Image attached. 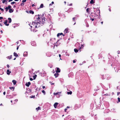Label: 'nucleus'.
Returning <instances> with one entry per match:
<instances>
[{"label": "nucleus", "mask_w": 120, "mask_h": 120, "mask_svg": "<svg viewBox=\"0 0 120 120\" xmlns=\"http://www.w3.org/2000/svg\"><path fill=\"white\" fill-rule=\"evenodd\" d=\"M8 19L9 21V22L10 23L11 22V18H8Z\"/></svg>", "instance_id": "19"}, {"label": "nucleus", "mask_w": 120, "mask_h": 120, "mask_svg": "<svg viewBox=\"0 0 120 120\" xmlns=\"http://www.w3.org/2000/svg\"><path fill=\"white\" fill-rule=\"evenodd\" d=\"M90 19L92 21H93L94 20V19L93 18V19L91 18Z\"/></svg>", "instance_id": "43"}, {"label": "nucleus", "mask_w": 120, "mask_h": 120, "mask_svg": "<svg viewBox=\"0 0 120 120\" xmlns=\"http://www.w3.org/2000/svg\"><path fill=\"white\" fill-rule=\"evenodd\" d=\"M40 17L41 16H39L38 18H37V19L36 20H37V23H36V25L34 26L35 28L38 27L40 26V24L41 23H42L40 21Z\"/></svg>", "instance_id": "1"}, {"label": "nucleus", "mask_w": 120, "mask_h": 120, "mask_svg": "<svg viewBox=\"0 0 120 120\" xmlns=\"http://www.w3.org/2000/svg\"><path fill=\"white\" fill-rule=\"evenodd\" d=\"M5 92H3V94L4 95H5Z\"/></svg>", "instance_id": "49"}, {"label": "nucleus", "mask_w": 120, "mask_h": 120, "mask_svg": "<svg viewBox=\"0 0 120 120\" xmlns=\"http://www.w3.org/2000/svg\"><path fill=\"white\" fill-rule=\"evenodd\" d=\"M39 15H38V16H39ZM41 17V16L40 15ZM42 18L41 17L40 18L42 20V22L43 23H45V18L44 17H43V16H41Z\"/></svg>", "instance_id": "3"}, {"label": "nucleus", "mask_w": 120, "mask_h": 120, "mask_svg": "<svg viewBox=\"0 0 120 120\" xmlns=\"http://www.w3.org/2000/svg\"><path fill=\"white\" fill-rule=\"evenodd\" d=\"M32 42L36 44V43L35 42H32V43H31L32 44Z\"/></svg>", "instance_id": "62"}, {"label": "nucleus", "mask_w": 120, "mask_h": 120, "mask_svg": "<svg viewBox=\"0 0 120 120\" xmlns=\"http://www.w3.org/2000/svg\"><path fill=\"white\" fill-rule=\"evenodd\" d=\"M95 0H91L90 2V3L91 4H93L95 3V1H94Z\"/></svg>", "instance_id": "16"}, {"label": "nucleus", "mask_w": 120, "mask_h": 120, "mask_svg": "<svg viewBox=\"0 0 120 120\" xmlns=\"http://www.w3.org/2000/svg\"><path fill=\"white\" fill-rule=\"evenodd\" d=\"M15 3V2H11V4H14Z\"/></svg>", "instance_id": "37"}, {"label": "nucleus", "mask_w": 120, "mask_h": 120, "mask_svg": "<svg viewBox=\"0 0 120 120\" xmlns=\"http://www.w3.org/2000/svg\"><path fill=\"white\" fill-rule=\"evenodd\" d=\"M11 71H10L8 69L7 71V74L8 75H9V74L11 73Z\"/></svg>", "instance_id": "11"}, {"label": "nucleus", "mask_w": 120, "mask_h": 120, "mask_svg": "<svg viewBox=\"0 0 120 120\" xmlns=\"http://www.w3.org/2000/svg\"><path fill=\"white\" fill-rule=\"evenodd\" d=\"M73 18H74L75 19L76 18V17H73Z\"/></svg>", "instance_id": "60"}, {"label": "nucleus", "mask_w": 120, "mask_h": 120, "mask_svg": "<svg viewBox=\"0 0 120 120\" xmlns=\"http://www.w3.org/2000/svg\"><path fill=\"white\" fill-rule=\"evenodd\" d=\"M67 110V109L66 108L65 109H64V111L65 112H66V111Z\"/></svg>", "instance_id": "45"}, {"label": "nucleus", "mask_w": 120, "mask_h": 120, "mask_svg": "<svg viewBox=\"0 0 120 120\" xmlns=\"http://www.w3.org/2000/svg\"><path fill=\"white\" fill-rule=\"evenodd\" d=\"M14 56H15L16 57H18L19 56L15 52H14Z\"/></svg>", "instance_id": "14"}, {"label": "nucleus", "mask_w": 120, "mask_h": 120, "mask_svg": "<svg viewBox=\"0 0 120 120\" xmlns=\"http://www.w3.org/2000/svg\"><path fill=\"white\" fill-rule=\"evenodd\" d=\"M9 88L11 90H12V91H13L14 90L15 87H10Z\"/></svg>", "instance_id": "21"}, {"label": "nucleus", "mask_w": 120, "mask_h": 120, "mask_svg": "<svg viewBox=\"0 0 120 120\" xmlns=\"http://www.w3.org/2000/svg\"><path fill=\"white\" fill-rule=\"evenodd\" d=\"M37 20H35L34 22H33L32 23V26H30L31 28V31H33L34 32H36L37 31V30H36L35 29H32V27L33 28H34L35 25H36V23H37Z\"/></svg>", "instance_id": "2"}, {"label": "nucleus", "mask_w": 120, "mask_h": 120, "mask_svg": "<svg viewBox=\"0 0 120 120\" xmlns=\"http://www.w3.org/2000/svg\"><path fill=\"white\" fill-rule=\"evenodd\" d=\"M72 92L70 91V92H67V94H72Z\"/></svg>", "instance_id": "26"}, {"label": "nucleus", "mask_w": 120, "mask_h": 120, "mask_svg": "<svg viewBox=\"0 0 120 120\" xmlns=\"http://www.w3.org/2000/svg\"><path fill=\"white\" fill-rule=\"evenodd\" d=\"M36 109L37 111H38L39 110L41 109L40 107H38V108H36Z\"/></svg>", "instance_id": "25"}, {"label": "nucleus", "mask_w": 120, "mask_h": 120, "mask_svg": "<svg viewBox=\"0 0 120 120\" xmlns=\"http://www.w3.org/2000/svg\"><path fill=\"white\" fill-rule=\"evenodd\" d=\"M59 75V74L57 73L56 72L54 74V75L55 76V77L56 78Z\"/></svg>", "instance_id": "13"}, {"label": "nucleus", "mask_w": 120, "mask_h": 120, "mask_svg": "<svg viewBox=\"0 0 120 120\" xmlns=\"http://www.w3.org/2000/svg\"><path fill=\"white\" fill-rule=\"evenodd\" d=\"M89 8H88L86 9V11L88 13L89 12Z\"/></svg>", "instance_id": "34"}, {"label": "nucleus", "mask_w": 120, "mask_h": 120, "mask_svg": "<svg viewBox=\"0 0 120 120\" xmlns=\"http://www.w3.org/2000/svg\"><path fill=\"white\" fill-rule=\"evenodd\" d=\"M12 82L13 83V84L14 85H15L16 84V81L15 80H13L12 81Z\"/></svg>", "instance_id": "15"}, {"label": "nucleus", "mask_w": 120, "mask_h": 120, "mask_svg": "<svg viewBox=\"0 0 120 120\" xmlns=\"http://www.w3.org/2000/svg\"><path fill=\"white\" fill-rule=\"evenodd\" d=\"M8 20H6L5 21V22H4V24L6 26H8L9 25V24H7V23L8 22Z\"/></svg>", "instance_id": "9"}, {"label": "nucleus", "mask_w": 120, "mask_h": 120, "mask_svg": "<svg viewBox=\"0 0 120 120\" xmlns=\"http://www.w3.org/2000/svg\"><path fill=\"white\" fill-rule=\"evenodd\" d=\"M18 48H19V47H18L17 48V50L18 49Z\"/></svg>", "instance_id": "56"}, {"label": "nucleus", "mask_w": 120, "mask_h": 120, "mask_svg": "<svg viewBox=\"0 0 120 120\" xmlns=\"http://www.w3.org/2000/svg\"><path fill=\"white\" fill-rule=\"evenodd\" d=\"M7 7L8 8V9H11V6L9 5H8V7Z\"/></svg>", "instance_id": "28"}, {"label": "nucleus", "mask_w": 120, "mask_h": 120, "mask_svg": "<svg viewBox=\"0 0 120 120\" xmlns=\"http://www.w3.org/2000/svg\"><path fill=\"white\" fill-rule=\"evenodd\" d=\"M73 62L74 63H75L76 62V61L75 60H73Z\"/></svg>", "instance_id": "46"}, {"label": "nucleus", "mask_w": 120, "mask_h": 120, "mask_svg": "<svg viewBox=\"0 0 120 120\" xmlns=\"http://www.w3.org/2000/svg\"><path fill=\"white\" fill-rule=\"evenodd\" d=\"M63 35V36H65L64 34H63V33H59L57 35V36L58 37L60 36L61 35Z\"/></svg>", "instance_id": "5"}, {"label": "nucleus", "mask_w": 120, "mask_h": 120, "mask_svg": "<svg viewBox=\"0 0 120 120\" xmlns=\"http://www.w3.org/2000/svg\"><path fill=\"white\" fill-rule=\"evenodd\" d=\"M104 95L108 96V95H108V94H104Z\"/></svg>", "instance_id": "40"}, {"label": "nucleus", "mask_w": 120, "mask_h": 120, "mask_svg": "<svg viewBox=\"0 0 120 120\" xmlns=\"http://www.w3.org/2000/svg\"><path fill=\"white\" fill-rule=\"evenodd\" d=\"M75 19L74 18H73L72 20H73V21H75Z\"/></svg>", "instance_id": "47"}, {"label": "nucleus", "mask_w": 120, "mask_h": 120, "mask_svg": "<svg viewBox=\"0 0 120 120\" xmlns=\"http://www.w3.org/2000/svg\"><path fill=\"white\" fill-rule=\"evenodd\" d=\"M42 92L43 93H44V94H45V92L44 90H42Z\"/></svg>", "instance_id": "32"}, {"label": "nucleus", "mask_w": 120, "mask_h": 120, "mask_svg": "<svg viewBox=\"0 0 120 120\" xmlns=\"http://www.w3.org/2000/svg\"><path fill=\"white\" fill-rule=\"evenodd\" d=\"M9 12L10 13L12 12L13 11V10L12 9H10L9 10Z\"/></svg>", "instance_id": "17"}, {"label": "nucleus", "mask_w": 120, "mask_h": 120, "mask_svg": "<svg viewBox=\"0 0 120 120\" xmlns=\"http://www.w3.org/2000/svg\"><path fill=\"white\" fill-rule=\"evenodd\" d=\"M120 94V92H117V95H119Z\"/></svg>", "instance_id": "38"}, {"label": "nucleus", "mask_w": 120, "mask_h": 120, "mask_svg": "<svg viewBox=\"0 0 120 120\" xmlns=\"http://www.w3.org/2000/svg\"><path fill=\"white\" fill-rule=\"evenodd\" d=\"M23 56H26L28 55V53L27 52H25L23 53Z\"/></svg>", "instance_id": "10"}, {"label": "nucleus", "mask_w": 120, "mask_h": 120, "mask_svg": "<svg viewBox=\"0 0 120 120\" xmlns=\"http://www.w3.org/2000/svg\"><path fill=\"white\" fill-rule=\"evenodd\" d=\"M42 88H43L44 89L45 88V86H42Z\"/></svg>", "instance_id": "51"}, {"label": "nucleus", "mask_w": 120, "mask_h": 120, "mask_svg": "<svg viewBox=\"0 0 120 120\" xmlns=\"http://www.w3.org/2000/svg\"><path fill=\"white\" fill-rule=\"evenodd\" d=\"M74 52H76V53H77V52H78V51H79V50H78V49H74Z\"/></svg>", "instance_id": "20"}, {"label": "nucleus", "mask_w": 120, "mask_h": 120, "mask_svg": "<svg viewBox=\"0 0 120 120\" xmlns=\"http://www.w3.org/2000/svg\"><path fill=\"white\" fill-rule=\"evenodd\" d=\"M100 13V11L99 10H97L96 11V12L95 13V14L96 15H97L99 14V13Z\"/></svg>", "instance_id": "4"}, {"label": "nucleus", "mask_w": 120, "mask_h": 120, "mask_svg": "<svg viewBox=\"0 0 120 120\" xmlns=\"http://www.w3.org/2000/svg\"><path fill=\"white\" fill-rule=\"evenodd\" d=\"M64 3L65 4H66V1H64Z\"/></svg>", "instance_id": "63"}, {"label": "nucleus", "mask_w": 120, "mask_h": 120, "mask_svg": "<svg viewBox=\"0 0 120 120\" xmlns=\"http://www.w3.org/2000/svg\"><path fill=\"white\" fill-rule=\"evenodd\" d=\"M35 97V96L34 95V96H33V95H32L31 96V97H30V98H34Z\"/></svg>", "instance_id": "36"}, {"label": "nucleus", "mask_w": 120, "mask_h": 120, "mask_svg": "<svg viewBox=\"0 0 120 120\" xmlns=\"http://www.w3.org/2000/svg\"><path fill=\"white\" fill-rule=\"evenodd\" d=\"M8 59H11L12 58V55H11L10 56H8L7 57Z\"/></svg>", "instance_id": "18"}, {"label": "nucleus", "mask_w": 120, "mask_h": 120, "mask_svg": "<svg viewBox=\"0 0 120 120\" xmlns=\"http://www.w3.org/2000/svg\"><path fill=\"white\" fill-rule=\"evenodd\" d=\"M36 76H37V75H34L33 76V78H34V79H35L36 77Z\"/></svg>", "instance_id": "27"}, {"label": "nucleus", "mask_w": 120, "mask_h": 120, "mask_svg": "<svg viewBox=\"0 0 120 120\" xmlns=\"http://www.w3.org/2000/svg\"><path fill=\"white\" fill-rule=\"evenodd\" d=\"M3 19V18L2 17H0V20L1 19Z\"/></svg>", "instance_id": "41"}, {"label": "nucleus", "mask_w": 120, "mask_h": 120, "mask_svg": "<svg viewBox=\"0 0 120 120\" xmlns=\"http://www.w3.org/2000/svg\"><path fill=\"white\" fill-rule=\"evenodd\" d=\"M67 108H69V107H68V106H67Z\"/></svg>", "instance_id": "55"}, {"label": "nucleus", "mask_w": 120, "mask_h": 120, "mask_svg": "<svg viewBox=\"0 0 120 120\" xmlns=\"http://www.w3.org/2000/svg\"><path fill=\"white\" fill-rule=\"evenodd\" d=\"M60 69L58 68H56V71L57 73H59L60 72Z\"/></svg>", "instance_id": "6"}, {"label": "nucleus", "mask_w": 120, "mask_h": 120, "mask_svg": "<svg viewBox=\"0 0 120 120\" xmlns=\"http://www.w3.org/2000/svg\"><path fill=\"white\" fill-rule=\"evenodd\" d=\"M7 66L8 67V68H9V67H10V66H9V65L8 64H7Z\"/></svg>", "instance_id": "39"}, {"label": "nucleus", "mask_w": 120, "mask_h": 120, "mask_svg": "<svg viewBox=\"0 0 120 120\" xmlns=\"http://www.w3.org/2000/svg\"><path fill=\"white\" fill-rule=\"evenodd\" d=\"M5 9H6V11H7L8 9V8L7 7H6V8H5Z\"/></svg>", "instance_id": "33"}, {"label": "nucleus", "mask_w": 120, "mask_h": 120, "mask_svg": "<svg viewBox=\"0 0 120 120\" xmlns=\"http://www.w3.org/2000/svg\"><path fill=\"white\" fill-rule=\"evenodd\" d=\"M0 25L1 26H2V25L1 23H0Z\"/></svg>", "instance_id": "58"}, {"label": "nucleus", "mask_w": 120, "mask_h": 120, "mask_svg": "<svg viewBox=\"0 0 120 120\" xmlns=\"http://www.w3.org/2000/svg\"><path fill=\"white\" fill-rule=\"evenodd\" d=\"M52 5V4H49V5L50 6H51V5Z\"/></svg>", "instance_id": "59"}, {"label": "nucleus", "mask_w": 120, "mask_h": 120, "mask_svg": "<svg viewBox=\"0 0 120 120\" xmlns=\"http://www.w3.org/2000/svg\"><path fill=\"white\" fill-rule=\"evenodd\" d=\"M13 0H9L8 2H10L11 1H12Z\"/></svg>", "instance_id": "50"}, {"label": "nucleus", "mask_w": 120, "mask_h": 120, "mask_svg": "<svg viewBox=\"0 0 120 120\" xmlns=\"http://www.w3.org/2000/svg\"><path fill=\"white\" fill-rule=\"evenodd\" d=\"M26 0H23L22 1V2L23 3H24V2H26Z\"/></svg>", "instance_id": "35"}, {"label": "nucleus", "mask_w": 120, "mask_h": 120, "mask_svg": "<svg viewBox=\"0 0 120 120\" xmlns=\"http://www.w3.org/2000/svg\"><path fill=\"white\" fill-rule=\"evenodd\" d=\"M31 84L30 82H28L27 83H26V86L27 87H29L30 85Z\"/></svg>", "instance_id": "12"}, {"label": "nucleus", "mask_w": 120, "mask_h": 120, "mask_svg": "<svg viewBox=\"0 0 120 120\" xmlns=\"http://www.w3.org/2000/svg\"><path fill=\"white\" fill-rule=\"evenodd\" d=\"M44 7V5L43 4H41L40 6V8H42Z\"/></svg>", "instance_id": "24"}, {"label": "nucleus", "mask_w": 120, "mask_h": 120, "mask_svg": "<svg viewBox=\"0 0 120 120\" xmlns=\"http://www.w3.org/2000/svg\"><path fill=\"white\" fill-rule=\"evenodd\" d=\"M3 0L2 1V2L3 3H5V2H7L6 1V0Z\"/></svg>", "instance_id": "29"}, {"label": "nucleus", "mask_w": 120, "mask_h": 120, "mask_svg": "<svg viewBox=\"0 0 120 120\" xmlns=\"http://www.w3.org/2000/svg\"><path fill=\"white\" fill-rule=\"evenodd\" d=\"M29 13H30L32 14H34V11L32 10H30L29 11Z\"/></svg>", "instance_id": "22"}, {"label": "nucleus", "mask_w": 120, "mask_h": 120, "mask_svg": "<svg viewBox=\"0 0 120 120\" xmlns=\"http://www.w3.org/2000/svg\"><path fill=\"white\" fill-rule=\"evenodd\" d=\"M24 5V4L23 3H21V5L22 6H23Z\"/></svg>", "instance_id": "31"}, {"label": "nucleus", "mask_w": 120, "mask_h": 120, "mask_svg": "<svg viewBox=\"0 0 120 120\" xmlns=\"http://www.w3.org/2000/svg\"><path fill=\"white\" fill-rule=\"evenodd\" d=\"M16 59V58H15L14 59V60H15Z\"/></svg>", "instance_id": "64"}, {"label": "nucleus", "mask_w": 120, "mask_h": 120, "mask_svg": "<svg viewBox=\"0 0 120 120\" xmlns=\"http://www.w3.org/2000/svg\"><path fill=\"white\" fill-rule=\"evenodd\" d=\"M54 83H52L51 84V85H54Z\"/></svg>", "instance_id": "57"}, {"label": "nucleus", "mask_w": 120, "mask_h": 120, "mask_svg": "<svg viewBox=\"0 0 120 120\" xmlns=\"http://www.w3.org/2000/svg\"><path fill=\"white\" fill-rule=\"evenodd\" d=\"M1 11H4V9L2 8L1 9Z\"/></svg>", "instance_id": "48"}, {"label": "nucleus", "mask_w": 120, "mask_h": 120, "mask_svg": "<svg viewBox=\"0 0 120 120\" xmlns=\"http://www.w3.org/2000/svg\"><path fill=\"white\" fill-rule=\"evenodd\" d=\"M118 102H120V98L118 97Z\"/></svg>", "instance_id": "30"}, {"label": "nucleus", "mask_w": 120, "mask_h": 120, "mask_svg": "<svg viewBox=\"0 0 120 120\" xmlns=\"http://www.w3.org/2000/svg\"><path fill=\"white\" fill-rule=\"evenodd\" d=\"M35 6V5H34V4H32V7Z\"/></svg>", "instance_id": "44"}, {"label": "nucleus", "mask_w": 120, "mask_h": 120, "mask_svg": "<svg viewBox=\"0 0 120 120\" xmlns=\"http://www.w3.org/2000/svg\"><path fill=\"white\" fill-rule=\"evenodd\" d=\"M59 57L60 58V57H61V55L60 54H59Z\"/></svg>", "instance_id": "52"}, {"label": "nucleus", "mask_w": 120, "mask_h": 120, "mask_svg": "<svg viewBox=\"0 0 120 120\" xmlns=\"http://www.w3.org/2000/svg\"><path fill=\"white\" fill-rule=\"evenodd\" d=\"M60 92H58L57 93H54V94L55 95H57L60 94Z\"/></svg>", "instance_id": "23"}, {"label": "nucleus", "mask_w": 120, "mask_h": 120, "mask_svg": "<svg viewBox=\"0 0 120 120\" xmlns=\"http://www.w3.org/2000/svg\"><path fill=\"white\" fill-rule=\"evenodd\" d=\"M54 2L53 1L52 2V4H54Z\"/></svg>", "instance_id": "54"}, {"label": "nucleus", "mask_w": 120, "mask_h": 120, "mask_svg": "<svg viewBox=\"0 0 120 120\" xmlns=\"http://www.w3.org/2000/svg\"><path fill=\"white\" fill-rule=\"evenodd\" d=\"M103 23V22H101V23L102 24H102Z\"/></svg>", "instance_id": "53"}, {"label": "nucleus", "mask_w": 120, "mask_h": 120, "mask_svg": "<svg viewBox=\"0 0 120 120\" xmlns=\"http://www.w3.org/2000/svg\"><path fill=\"white\" fill-rule=\"evenodd\" d=\"M30 79L31 81H32L33 80V79L31 78H30Z\"/></svg>", "instance_id": "42"}, {"label": "nucleus", "mask_w": 120, "mask_h": 120, "mask_svg": "<svg viewBox=\"0 0 120 120\" xmlns=\"http://www.w3.org/2000/svg\"><path fill=\"white\" fill-rule=\"evenodd\" d=\"M14 0L15 1H18L19 0Z\"/></svg>", "instance_id": "61"}, {"label": "nucleus", "mask_w": 120, "mask_h": 120, "mask_svg": "<svg viewBox=\"0 0 120 120\" xmlns=\"http://www.w3.org/2000/svg\"><path fill=\"white\" fill-rule=\"evenodd\" d=\"M69 29L68 28H67L65 29L64 31V32L65 33H67L69 32H68Z\"/></svg>", "instance_id": "7"}, {"label": "nucleus", "mask_w": 120, "mask_h": 120, "mask_svg": "<svg viewBox=\"0 0 120 120\" xmlns=\"http://www.w3.org/2000/svg\"><path fill=\"white\" fill-rule=\"evenodd\" d=\"M58 103L57 102L55 103L54 104V108L56 109V108L57 105H58Z\"/></svg>", "instance_id": "8"}]
</instances>
